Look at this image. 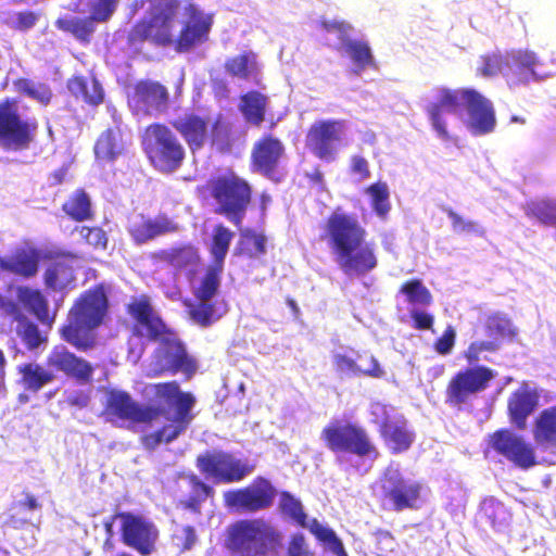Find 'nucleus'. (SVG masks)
Returning a JSON list of instances; mask_svg holds the SVG:
<instances>
[{"instance_id":"72a5a7b5","label":"nucleus","mask_w":556,"mask_h":556,"mask_svg":"<svg viewBox=\"0 0 556 556\" xmlns=\"http://www.w3.org/2000/svg\"><path fill=\"white\" fill-rule=\"evenodd\" d=\"M189 318L201 328H208L218 321L228 311L225 301L187 300L185 301Z\"/></svg>"},{"instance_id":"49530a36","label":"nucleus","mask_w":556,"mask_h":556,"mask_svg":"<svg viewBox=\"0 0 556 556\" xmlns=\"http://www.w3.org/2000/svg\"><path fill=\"white\" fill-rule=\"evenodd\" d=\"M60 30L71 34L81 43H89L96 30L94 22L88 17L59 18L55 22Z\"/></svg>"},{"instance_id":"69168bd1","label":"nucleus","mask_w":556,"mask_h":556,"mask_svg":"<svg viewBox=\"0 0 556 556\" xmlns=\"http://www.w3.org/2000/svg\"><path fill=\"white\" fill-rule=\"evenodd\" d=\"M155 342H159L156 350L159 357H162L169 352H173L181 346H185L184 342L178 338L177 333L167 328L162 336H160Z\"/></svg>"},{"instance_id":"0eeeda50","label":"nucleus","mask_w":556,"mask_h":556,"mask_svg":"<svg viewBox=\"0 0 556 556\" xmlns=\"http://www.w3.org/2000/svg\"><path fill=\"white\" fill-rule=\"evenodd\" d=\"M142 150L159 173L173 174L186 159V149L169 126L163 123L148 125L141 137Z\"/></svg>"},{"instance_id":"20e7f679","label":"nucleus","mask_w":556,"mask_h":556,"mask_svg":"<svg viewBox=\"0 0 556 556\" xmlns=\"http://www.w3.org/2000/svg\"><path fill=\"white\" fill-rule=\"evenodd\" d=\"M45 368L39 363H25L17 367L20 382L24 390L37 393L43 387L52 383L56 372L75 379L80 383H89L93 376V366L86 359L71 352L65 345H55L47 356Z\"/></svg>"},{"instance_id":"f3484780","label":"nucleus","mask_w":556,"mask_h":556,"mask_svg":"<svg viewBox=\"0 0 556 556\" xmlns=\"http://www.w3.org/2000/svg\"><path fill=\"white\" fill-rule=\"evenodd\" d=\"M277 495L271 482L262 476L252 480L250 484L224 493V503L228 508L247 513H255L269 508Z\"/></svg>"},{"instance_id":"bf43d9fd","label":"nucleus","mask_w":556,"mask_h":556,"mask_svg":"<svg viewBox=\"0 0 556 556\" xmlns=\"http://www.w3.org/2000/svg\"><path fill=\"white\" fill-rule=\"evenodd\" d=\"M77 231L85 243L96 250H105L108 248L109 238L105 230L100 226H80L76 227Z\"/></svg>"},{"instance_id":"79ce46f5","label":"nucleus","mask_w":556,"mask_h":556,"mask_svg":"<svg viewBox=\"0 0 556 556\" xmlns=\"http://www.w3.org/2000/svg\"><path fill=\"white\" fill-rule=\"evenodd\" d=\"M122 130L118 127L104 130L94 143V155L99 161L113 162L122 153Z\"/></svg>"},{"instance_id":"5701e85b","label":"nucleus","mask_w":556,"mask_h":556,"mask_svg":"<svg viewBox=\"0 0 556 556\" xmlns=\"http://www.w3.org/2000/svg\"><path fill=\"white\" fill-rule=\"evenodd\" d=\"M0 311L15 323L14 331L28 351H35L48 342L46 333L25 315L20 304L0 294Z\"/></svg>"},{"instance_id":"aec40b11","label":"nucleus","mask_w":556,"mask_h":556,"mask_svg":"<svg viewBox=\"0 0 556 556\" xmlns=\"http://www.w3.org/2000/svg\"><path fill=\"white\" fill-rule=\"evenodd\" d=\"M282 141L273 134L263 135L257 139L251 150L250 168L273 181H279V166L285 156Z\"/></svg>"},{"instance_id":"58836bf2","label":"nucleus","mask_w":556,"mask_h":556,"mask_svg":"<svg viewBox=\"0 0 556 556\" xmlns=\"http://www.w3.org/2000/svg\"><path fill=\"white\" fill-rule=\"evenodd\" d=\"M18 301L42 324L51 325L54 317L49 314V302L38 289L20 287Z\"/></svg>"},{"instance_id":"6ab92c4d","label":"nucleus","mask_w":556,"mask_h":556,"mask_svg":"<svg viewBox=\"0 0 556 556\" xmlns=\"http://www.w3.org/2000/svg\"><path fill=\"white\" fill-rule=\"evenodd\" d=\"M345 122L321 119L313 123L306 134L307 149L319 160L331 162L336 159L337 146L343 138Z\"/></svg>"},{"instance_id":"a18cd8bd","label":"nucleus","mask_w":556,"mask_h":556,"mask_svg":"<svg viewBox=\"0 0 556 556\" xmlns=\"http://www.w3.org/2000/svg\"><path fill=\"white\" fill-rule=\"evenodd\" d=\"M342 48L355 66L354 72L359 74L368 66L375 65L374 55L368 42L363 40L343 39Z\"/></svg>"},{"instance_id":"774afa93","label":"nucleus","mask_w":556,"mask_h":556,"mask_svg":"<svg viewBox=\"0 0 556 556\" xmlns=\"http://www.w3.org/2000/svg\"><path fill=\"white\" fill-rule=\"evenodd\" d=\"M287 556H313L302 533H294L290 536Z\"/></svg>"},{"instance_id":"e2e57ef3","label":"nucleus","mask_w":556,"mask_h":556,"mask_svg":"<svg viewBox=\"0 0 556 556\" xmlns=\"http://www.w3.org/2000/svg\"><path fill=\"white\" fill-rule=\"evenodd\" d=\"M119 0H94L89 7V17L94 23H106L115 13Z\"/></svg>"},{"instance_id":"39448f33","label":"nucleus","mask_w":556,"mask_h":556,"mask_svg":"<svg viewBox=\"0 0 556 556\" xmlns=\"http://www.w3.org/2000/svg\"><path fill=\"white\" fill-rule=\"evenodd\" d=\"M199 192L214 203V213L240 228L253 201V187L232 169L211 177Z\"/></svg>"},{"instance_id":"a19ab883","label":"nucleus","mask_w":556,"mask_h":556,"mask_svg":"<svg viewBox=\"0 0 556 556\" xmlns=\"http://www.w3.org/2000/svg\"><path fill=\"white\" fill-rule=\"evenodd\" d=\"M268 99L260 91L252 90L241 96L240 112L244 119L254 126H261L265 121Z\"/></svg>"},{"instance_id":"a211bd4d","label":"nucleus","mask_w":556,"mask_h":556,"mask_svg":"<svg viewBox=\"0 0 556 556\" xmlns=\"http://www.w3.org/2000/svg\"><path fill=\"white\" fill-rule=\"evenodd\" d=\"M280 511L296 522L300 527H308L311 533L327 548L337 556H348L342 541L338 538L336 532L328 527H324L317 519H313L307 525V516L303 509V505L290 492L282 491L279 500Z\"/></svg>"},{"instance_id":"9d476101","label":"nucleus","mask_w":556,"mask_h":556,"mask_svg":"<svg viewBox=\"0 0 556 556\" xmlns=\"http://www.w3.org/2000/svg\"><path fill=\"white\" fill-rule=\"evenodd\" d=\"M371 421L378 426V432L391 454L397 455L407 452L416 440L415 431L409 427L408 420L402 414L383 403L370 404Z\"/></svg>"},{"instance_id":"c03bdc74","label":"nucleus","mask_w":556,"mask_h":556,"mask_svg":"<svg viewBox=\"0 0 556 556\" xmlns=\"http://www.w3.org/2000/svg\"><path fill=\"white\" fill-rule=\"evenodd\" d=\"M266 253V237L252 229H244L240 232L235 254L248 258H258Z\"/></svg>"},{"instance_id":"7ed1b4c3","label":"nucleus","mask_w":556,"mask_h":556,"mask_svg":"<svg viewBox=\"0 0 556 556\" xmlns=\"http://www.w3.org/2000/svg\"><path fill=\"white\" fill-rule=\"evenodd\" d=\"M109 306L103 283L87 289L70 308L66 321L60 328L61 338L77 351L92 350L97 345V329L104 324Z\"/></svg>"},{"instance_id":"f704fd0d","label":"nucleus","mask_w":556,"mask_h":556,"mask_svg":"<svg viewBox=\"0 0 556 556\" xmlns=\"http://www.w3.org/2000/svg\"><path fill=\"white\" fill-rule=\"evenodd\" d=\"M266 521L263 519L241 520L236 522L228 534V544L231 549L243 552L257 541Z\"/></svg>"},{"instance_id":"2eb2a0df","label":"nucleus","mask_w":556,"mask_h":556,"mask_svg":"<svg viewBox=\"0 0 556 556\" xmlns=\"http://www.w3.org/2000/svg\"><path fill=\"white\" fill-rule=\"evenodd\" d=\"M121 541L141 556H150L156 551L160 532L156 526L141 515L119 511Z\"/></svg>"},{"instance_id":"2f4dec72","label":"nucleus","mask_w":556,"mask_h":556,"mask_svg":"<svg viewBox=\"0 0 556 556\" xmlns=\"http://www.w3.org/2000/svg\"><path fill=\"white\" fill-rule=\"evenodd\" d=\"M73 255H62L48 264L43 273V282L48 290L63 291L74 285L76 279Z\"/></svg>"},{"instance_id":"f03ea898","label":"nucleus","mask_w":556,"mask_h":556,"mask_svg":"<svg viewBox=\"0 0 556 556\" xmlns=\"http://www.w3.org/2000/svg\"><path fill=\"white\" fill-rule=\"evenodd\" d=\"M324 230V239L344 274L363 276L377 267L375 248L366 241L367 231L355 216L333 212Z\"/></svg>"},{"instance_id":"4468645a","label":"nucleus","mask_w":556,"mask_h":556,"mask_svg":"<svg viewBox=\"0 0 556 556\" xmlns=\"http://www.w3.org/2000/svg\"><path fill=\"white\" fill-rule=\"evenodd\" d=\"M195 465L199 471L207 478L220 483L242 481L254 470V466L237 458L225 451H206L197 456Z\"/></svg>"},{"instance_id":"ea45409f","label":"nucleus","mask_w":556,"mask_h":556,"mask_svg":"<svg viewBox=\"0 0 556 556\" xmlns=\"http://www.w3.org/2000/svg\"><path fill=\"white\" fill-rule=\"evenodd\" d=\"M369 366L358 365L355 359L345 354H336L333 356V365L337 371L352 374L355 376H368L371 378H381L384 370L380 367L374 355H368Z\"/></svg>"},{"instance_id":"603ef678","label":"nucleus","mask_w":556,"mask_h":556,"mask_svg":"<svg viewBox=\"0 0 556 556\" xmlns=\"http://www.w3.org/2000/svg\"><path fill=\"white\" fill-rule=\"evenodd\" d=\"M223 270L224 267L212 264L206 268L199 286L193 291L195 300H213L219 290Z\"/></svg>"},{"instance_id":"e433bc0d","label":"nucleus","mask_w":556,"mask_h":556,"mask_svg":"<svg viewBox=\"0 0 556 556\" xmlns=\"http://www.w3.org/2000/svg\"><path fill=\"white\" fill-rule=\"evenodd\" d=\"M224 67L230 77L243 80L256 78L260 74L257 54L252 50L243 51L227 59Z\"/></svg>"},{"instance_id":"7c9ffc66","label":"nucleus","mask_w":556,"mask_h":556,"mask_svg":"<svg viewBox=\"0 0 556 556\" xmlns=\"http://www.w3.org/2000/svg\"><path fill=\"white\" fill-rule=\"evenodd\" d=\"M531 432L538 450L556 451V404L539 412L533 419Z\"/></svg>"},{"instance_id":"412c9836","label":"nucleus","mask_w":556,"mask_h":556,"mask_svg":"<svg viewBox=\"0 0 556 556\" xmlns=\"http://www.w3.org/2000/svg\"><path fill=\"white\" fill-rule=\"evenodd\" d=\"M489 444L498 455L521 469L536 465L534 447L510 429L502 428L494 431L490 435Z\"/></svg>"},{"instance_id":"bb28decb","label":"nucleus","mask_w":556,"mask_h":556,"mask_svg":"<svg viewBox=\"0 0 556 556\" xmlns=\"http://www.w3.org/2000/svg\"><path fill=\"white\" fill-rule=\"evenodd\" d=\"M41 258L38 248L30 244L17 247L9 255L0 256V271L29 279L38 274Z\"/></svg>"},{"instance_id":"f257e3e1","label":"nucleus","mask_w":556,"mask_h":556,"mask_svg":"<svg viewBox=\"0 0 556 556\" xmlns=\"http://www.w3.org/2000/svg\"><path fill=\"white\" fill-rule=\"evenodd\" d=\"M153 405H142L124 390L106 391L102 414L109 420L127 421L129 425H152L163 417L164 424L142 437V444L154 450L169 444L182 435L194 419L197 403L191 392L182 391L176 380L150 384Z\"/></svg>"},{"instance_id":"f8f14e48","label":"nucleus","mask_w":556,"mask_h":556,"mask_svg":"<svg viewBox=\"0 0 556 556\" xmlns=\"http://www.w3.org/2000/svg\"><path fill=\"white\" fill-rule=\"evenodd\" d=\"M495 376L492 368L483 365L468 366L456 371L446 384L445 403L453 408H464L471 397L490 387Z\"/></svg>"},{"instance_id":"393cba45","label":"nucleus","mask_w":556,"mask_h":556,"mask_svg":"<svg viewBox=\"0 0 556 556\" xmlns=\"http://www.w3.org/2000/svg\"><path fill=\"white\" fill-rule=\"evenodd\" d=\"M540 397L538 389L522 381L507 399V416L511 426L520 431L526 430L529 417L540 405Z\"/></svg>"},{"instance_id":"c85d7f7f","label":"nucleus","mask_w":556,"mask_h":556,"mask_svg":"<svg viewBox=\"0 0 556 556\" xmlns=\"http://www.w3.org/2000/svg\"><path fill=\"white\" fill-rule=\"evenodd\" d=\"M127 313L138 326L146 329V337L150 341H156V339L168 328L159 314L155 313L150 299L147 295L134 299L127 305Z\"/></svg>"},{"instance_id":"ddd939ff","label":"nucleus","mask_w":556,"mask_h":556,"mask_svg":"<svg viewBox=\"0 0 556 556\" xmlns=\"http://www.w3.org/2000/svg\"><path fill=\"white\" fill-rule=\"evenodd\" d=\"M381 498L394 511L417 510L422 505V484L388 467L380 477Z\"/></svg>"},{"instance_id":"6e6552de","label":"nucleus","mask_w":556,"mask_h":556,"mask_svg":"<svg viewBox=\"0 0 556 556\" xmlns=\"http://www.w3.org/2000/svg\"><path fill=\"white\" fill-rule=\"evenodd\" d=\"M170 126L180 135L192 153L202 150L206 144L222 150L229 148L230 130L222 126L219 121H212L206 114L190 111L174 118Z\"/></svg>"},{"instance_id":"13d9d810","label":"nucleus","mask_w":556,"mask_h":556,"mask_svg":"<svg viewBox=\"0 0 556 556\" xmlns=\"http://www.w3.org/2000/svg\"><path fill=\"white\" fill-rule=\"evenodd\" d=\"M481 514L485 517L492 527H498L507 520V509L504 504L494 497H486L481 503Z\"/></svg>"},{"instance_id":"864d4df0","label":"nucleus","mask_w":556,"mask_h":556,"mask_svg":"<svg viewBox=\"0 0 556 556\" xmlns=\"http://www.w3.org/2000/svg\"><path fill=\"white\" fill-rule=\"evenodd\" d=\"M282 544V535L273 526L265 523L253 546V556L276 554Z\"/></svg>"},{"instance_id":"de8ad7c7","label":"nucleus","mask_w":556,"mask_h":556,"mask_svg":"<svg viewBox=\"0 0 556 556\" xmlns=\"http://www.w3.org/2000/svg\"><path fill=\"white\" fill-rule=\"evenodd\" d=\"M24 500L15 502L11 505L12 513L5 520V525L13 529H21L29 523V519L22 516V511H35L42 508L39 498L28 491H23Z\"/></svg>"},{"instance_id":"c756f323","label":"nucleus","mask_w":556,"mask_h":556,"mask_svg":"<svg viewBox=\"0 0 556 556\" xmlns=\"http://www.w3.org/2000/svg\"><path fill=\"white\" fill-rule=\"evenodd\" d=\"M508 73L507 78L510 86H520L531 80L540 79L535 73V66L541 64L539 58L530 50H513L507 53Z\"/></svg>"},{"instance_id":"a878e982","label":"nucleus","mask_w":556,"mask_h":556,"mask_svg":"<svg viewBox=\"0 0 556 556\" xmlns=\"http://www.w3.org/2000/svg\"><path fill=\"white\" fill-rule=\"evenodd\" d=\"M464 105L467 109V127L475 136L494 130L496 118L492 102L475 89L468 88Z\"/></svg>"},{"instance_id":"9b49d317","label":"nucleus","mask_w":556,"mask_h":556,"mask_svg":"<svg viewBox=\"0 0 556 556\" xmlns=\"http://www.w3.org/2000/svg\"><path fill=\"white\" fill-rule=\"evenodd\" d=\"M38 122L23 119L17 101L7 98L0 102V147L5 151L27 150L35 141Z\"/></svg>"},{"instance_id":"c9c22d12","label":"nucleus","mask_w":556,"mask_h":556,"mask_svg":"<svg viewBox=\"0 0 556 556\" xmlns=\"http://www.w3.org/2000/svg\"><path fill=\"white\" fill-rule=\"evenodd\" d=\"M63 213L73 222L83 223L94 218L90 195L85 189H76L62 204Z\"/></svg>"},{"instance_id":"0e129e2a","label":"nucleus","mask_w":556,"mask_h":556,"mask_svg":"<svg viewBox=\"0 0 556 556\" xmlns=\"http://www.w3.org/2000/svg\"><path fill=\"white\" fill-rule=\"evenodd\" d=\"M486 331L491 337H508L515 334L510 319L500 314L491 315L488 318Z\"/></svg>"},{"instance_id":"473e14b6","label":"nucleus","mask_w":556,"mask_h":556,"mask_svg":"<svg viewBox=\"0 0 556 556\" xmlns=\"http://www.w3.org/2000/svg\"><path fill=\"white\" fill-rule=\"evenodd\" d=\"M177 230L178 226L165 215L157 216L155 219L141 216L139 220L130 224L128 228L130 237L138 244Z\"/></svg>"},{"instance_id":"4d7b16f0","label":"nucleus","mask_w":556,"mask_h":556,"mask_svg":"<svg viewBox=\"0 0 556 556\" xmlns=\"http://www.w3.org/2000/svg\"><path fill=\"white\" fill-rule=\"evenodd\" d=\"M20 92L38 101L42 105H48L53 97L51 88L43 83L35 84L34 81L23 78L17 83Z\"/></svg>"},{"instance_id":"423d86ee","label":"nucleus","mask_w":556,"mask_h":556,"mask_svg":"<svg viewBox=\"0 0 556 556\" xmlns=\"http://www.w3.org/2000/svg\"><path fill=\"white\" fill-rule=\"evenodd\" d=\"M181 10V0H155L150 16L138 20L128 30L127 46L139 51L146 42L155 47L175 46L174 25Z\"/></svg>"},{"instance_id":"09e8293b","label":"nucleus","mask_w":556,"mask_h":556,"mask_svg":"<svg viewBox=\"0 0 556 556\" xmlns=\"http://www.w3.org/2000/svg\"><path fill=\"white\" fill-rule=\"evenodd\" d=\"M165 361V370L170 374L182 372L191 378L197 371V362L187 352L186 345L161 357Z\"/></svg>"},{"instance_id":"37998d69","label":"nucleus","mask_w":556,"mask_h":556,"mask_svg":"<svg viewBox=\"0 0 556 556\" xmlns=\"http://www.w3.org/2000/svg\"><path fill=\"white\" fill-rule=\"evenodd\" d=\"M187 480L190 485V494L186 498H181L178 506L194 514H200L202 504L208 497H213L214 490L194 473L188 475Z\"/></svg>"},{"instance_id":"680f3d73","label":"nucleus","mask_w":556,"mask_h":556,"mask_svg":"<svg viewBox=\"0 0 556 556\" xmlns=\"http://www.w3.org/2000/svg\"><path fill=\"white\" fill-rule=\"evenodd\" d=\"M447 217L451 219L452 229L456 233H476L479 236L484 235V229L475 220H467L453 208H444Z\"/></svg>"},{"instance_id":"4be33fe9","label":"nucleus","mask_w":556,"mask_h":556,"mask_svg":"<svg viewBox=\"0 0 556 556\" xmlns=\"http://www.w3.org/2000/svg\"><path fill=\"white\" fill-rule=\"evenodd\" d=\"M467 90L468 88L451 89L447 87H437L433 89L434 99L426 105L425 110L432 128L441 139H452L444 114L455 113L464 106Z\"/></svg>"},{"instance_id":"338daca9","label":"nucleus","mask_w":556,"mask_h":556,"mask_svg":"<svg viewBox=\"0 0 556 556\" xmlns=\"http://www.w3.org/2000/svg\"><path fill=\"white\" fill-rule=\"evenodd\" d=\"M173 540L181 551L191 549L197 541L194 528L192 526L178 528L173 534Z\"/></svg>"},{"instance_id":"5fc2aeb1","label":"nucleus","mask_w":556,"mask_h":556,"mask_svg":"<svg viewBox=\"0 0 556 556\" xmlns=\"http://www.w3.org/2000/svg\"><path fill=\"white\" fill-rule=\"evenodd\" d=\"M400 291L406 296V301L414 305L428 306L433 301L429 289L417 278L402 283Z\"/></svg>"},{"instance_id":"6e6d98bb","label":"nucleus","mask_w":556,"mask_h":556,"mask_svg":"<svg viewBox=\"0 0 556 556\" xmlns=\"http://www.w3.org/2000/svg\"><path fill=\"white\" fill-rule=\"evenodd\" d=\"M365 192L370 197L374 212L381 218H386L391 210L389 189L386 182L377 181L368 186Z\"/></svg>"},{"instance_id":"3c124183","label":"nucleus","mask_w":556,"mask_h":556,"mask_svg":"<svg viewBox=\"0 0 556 556\" xmlns=\"http://www.w3.org/2000/svg\"><path fill=\"white\" fill-rule=\"evenodd\" d=\"M525 213L528 217L539 220L546 226L556 225V200L536 199L527 202Z\"/></svg>"},{"instance_id":"cd10ccee","label":"nucleus","mask_w":556,"mask_h":556,"mask_svg":"<svg viewBox=\"0 0 556 556\" xmlns=\"http://www.w3.org/2000/svg\"><path fill=\"white\" fill-rule=\"evenodd\" d=\"M150 260L155 265H167L176 274L188 271L194 275L201 263L199 250L191 243L162 249L150 253Z\"/></svg>"},{"instance_id":"b1692460","label":"nucleus","mask_w":556,"mask_h":556,"mask_svg":"<svg viewBox=\"0 0 556 556\" xmlns=\"http://www.w3.org/2000/svg\"><path fill=\"white\" fill-rule=\"evenodd\" d=\"M168 98V91L161 83L141 79L134 85L128 103L136 114L151 115L164 111Z\"/></svg>"},{"instance_id":"dca6fc26","label":"nucleus","mask_w":556,"mask_h":556,"mask_svg":"<svg viewBox=\"0 0 556 556\" xmlns=\"http://www.w3.org/2000/svg\"><path fill=\"white\" fill-rule=\"evenodd\" d=\"M185 21L178 36L175 38V50L178 53L189 52L193 48L205 43L214 24V15L203 11L192 1L181 4Z\"/></svg>"},{"instance_id":"4c0bfd02","label":"nucleus","mask_w":556,"mask_h":556,"mask_svg":"<svg viewBox=\"0 0 556 556\" xmlns=\"http://www.w3.org/2000/svg\"><path fill=\"white\" fill-rule=\"evenodd\" d=\"M67 88L74 97L81 98L89 105L103 102V88L94 77L74 76L67 80Z\"/></svg>"},{"instance_id":"1a4fd4ad","label":"nucleus","mask_w":556,"mask_h":556,"mask_svg":"<svg viewBox=\"0 0 556 556\" xmlns=\"http://www.w3.org/2000/svg\"><path fill=\"white\" fill-rule=\"evenodd\" d=\"M320 438L326 447L334 454L348 453L372 459L380 455L367 430L355 422L331 421L323 428Z\"/></svg>"},{"instance_id":"8fccbe9b","label":"nucleus","mask_w":556,"mask_h":556,"mask_svg":"<svg viewBox=\"0 0 556 556\" xmlns=\"http://www.w3.org/2000/svg\"><path fill=\"white\" fill-rule=\"evenodd\" d=\"M233 232L223 224L215 225L212 233L210 253L213 257L212 265L224 267Z\"/></svg>"},{"instance_id":"052dcab7","label":"nucleus","mask_w":556,"mask_h":556,"mask_svg":"<svg viewBox=\"0 0 556 556\" xmlns=\"http://www.w3.org/2000/svg\"><path fill=\"white\" fill-rule=\"evenodd\" d=\"M508 67V56L493 52L481 56L480 74L485 77L495 76Z\"/></svg>"}]
</instances>
